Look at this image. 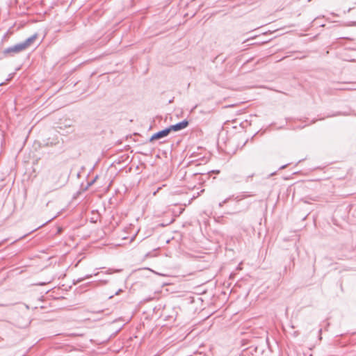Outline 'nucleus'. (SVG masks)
<instances>
[{
    "instance_id": "obj_1",
    "label": "nucleus",
    "mask_w": 356,
    "mask_h": 356,
    "mask_svg": "<svg viewBox=\"0 0 356 356\" xmlns=\"http://www.w3.org/2000/svg\"><path fill=\"white\" fill-rule=\"evenodd\" d=\"M25 50L24 46L21 43L17 44L13 47L5 49L3 51V54L13 56Z\"/></svg>"
},
{
    "instance_id": "obj_2",
    "label": "nucleus",
    "mask_w": 356,
    "mask_h": 356,
    "mask_svg": "<svg viewBox=\"0 0 356 356\" xmlns=\"http://www.w3.org/2000/svg\"><path fill=\"white\" fill-rule=\"evenodd\" d=\"M188 121L186 120H184L179 123H177L175 124L170 126L168 128L170 129V131H179L180 130H182L185 128H186L188 126Z\"/></svg>"
},
{
    "instance_id": "obj_3",
    "label": "nucleus",
    "mask_w": 356,
    "mask_h": 356,
    "mask_svg": "<svg viewBox=\"0 0 356 356\" xmlns=\"http://www.w3.org/2000/svg\"><path fill=\"white\" fill-rule=\"evenodd\" d=\"M170 133L169 128H166L163 130H161L156 134H154L149 139V141H153L154 140H158L164 137H166Z\"/></svg>"
},
{
    "instance_id": "obj_4",
    "label": "nucleus",
    "mask_w": 356,
    "mask_h": 356,
    "mask_svg": "<svg viewBox=\"0 0 356 356\" xmlns=\"http://www.w3.org/2000/svg\"><path fill=\"white\" fill-rule=\"evenodd\" d=\"M37 38V34H34L27 38L24 42H21L22 46H24V49H26Z\"/></svg>"
},
{
    "instance_id": "obj_5",
    "label": "nucleus",
    "mask_w": 356,
    "mask_h": 356,
    "mask_svg": "<svg viewBox=\"0 0 356 356\" xmlns=\"http://www.w3.org/2000/svg\"><path fill=\"white\" fill-rule=\"evenodd\" d=\"M91 277H92V275H87L85 277L80 278V279L77 280V282H81L83 280H84L85 279L90 278Z\"/></svg>"
},
{
    "instance_id": "obj_6",
    "label": "nucleus",
    "mask_w": 356,
    "mask_h": 356,
    "mask_svg": "<svg viewBox=\"0 0 356 356\" xmlns=\"http://www.w3.org/2000/svg\"><path fill=\"white\" fill-rule=\"evenodd\" d=\"M120 292H122V290H121V289H119V290L115 293V295H119Z\"/></svg>"
},
{
    "instance_id": "obj_7",
    "label": "nucleus",
    "mask_w": 356,
    "mask_h": 356,
    "mask_svg": "<svg viewBox=\"0 0 356 356\" xmlns=\"http://www.w3.org/2000/svg\"><path fill=\"white\" fill-rule=\"evenodd\" d=\"M65 127L70 128V127H71V125H70V124H65Z\"/></svg>"
},
{
    "instance_id": "obj_8",
    "label": "nucleus",
    "mask_w": 356,
    "mask_h": 356,
    "mask_svg": "<svg viewBox=\"0 0 356 356\" xmlns=\"http://www.w3.org/2000/svg\"><path fill=\"white\" fill-rule=\"evenodd\" d=\"M223 204H224V203H222V202H220V203L219 204V207H222V205H223Z\"/></svg>"
},
{
    "instance_id": "obj_9",
    "label": "nucleus",
    "mask_w": 356,
    "mask_h": 356,
    "mask_svg": "<svg viewBox=\"0 0 356 356\" xmlns=\"http://www.w3.org/2000/svg\"><path fill=\"white\" fill-rule=\"evenodd\" d=\"M286 165H284L282 166V167L280 168V169H284V168H286Z\"/></svg>"
},
{
    "instance_id": "obj_10",
    "label": "nucleus",
    "mask_w": 356,
    "mask_h": 356,
    "mask_svg": "<svg viewBox=\"0 0 356 356\" xmlns=\"http://www.w3.org/2000/svg\"><path fill=\"white\" fill-rule=\"evenodd\" d=\"M228 200H229V199H226V200H225L222 202V203H224V204H225V203H226V202L228 201Z\"/></svg>"
},
{
    "instance_id": "obj_11",
    "label": "nucleus",
    "mask_w": 356,
    "mask_h": 356,
    "mask_svg": "<svg viewBox=\"0 0 356 356\" xmlns=\"http://www.w3.org/2000/svg\"><path fill=\"white\" fill-rule=\"evenodd\" d=\"M253 175H254L252 174V175H251L248 176V177H247V179H248L249 177H253Z\"/></svg>"
},
{
    "instance_id": "obj_12",
    "label": "nucleus",
    "mask_w": 356,
    "mask_h": 356,
    "mask_svg": "<svg viewBox=\"0 0 356 356\" xmlns=\"http://www.w3.org/2000/svg\"><path fill=\"white\" fill-rule=\"evenodd\" d=\"M54 144H56V142H54V143H51V145H54Z\"/></svg>"
},
{
    "instance_id": "obj_13",
    "label": "nucleus",
    "mask_w": 356,
    "mask_h": 356,
    "mask_svg": "<svg viewBox=\"0 0 356 356\" xmlns=\"http://www.w3.org/2000/svg\"><path fill=\"white\" fill-rule=\"evenodd\" d=\"M236 175H234V176H233V179H236Z\"/></svg>"
},
{
    "instance_id": "obj_14",
    "label": "nucleus",
    "mask_w": 356,
    "mask_h": 356,
    "mask_svg": "<svg viewBox=\"0 0 356 356\" xmlns=\"http://www.w3.org/2000/svg\"><path fill=\"white\" fill-rule=\"evenodd\" d=\"M113 297V296H109V298L111 299V298H112Z\"/></svg>"
}]
</instances>
